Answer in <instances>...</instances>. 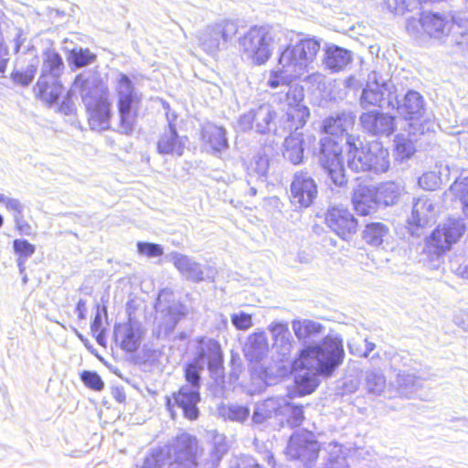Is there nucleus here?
I'll return each mask as SVG.
<instances>
[{
	"label": "nucleus",
	"instance_id": "nucleus-53",
	"mask_svg": "<svg viewBox=\"0 0 468 468\" xmlns=\"http://www.w3.org/2000/svg\"><path fill=\"white\" fill-rule=\"evenodd\" d=\"M76 312L78 318L83 320L86 318L87 314V302L83 299H80L76 305Z\"/></svg>",
	"mask_w": 468,
	"mask_h": 468
},
{
	"label": "nucleus",
	"instance_id": "nucleus-49",
	"mask_svg": "<svg viewBox=\"0 0 468 468\" xmlns=\"http://www.w3.org/2000/svg\"><path fill=\"white\" fill-rule=\"evenodd\" d=\"M15 228L16 230L20 235H32V228L30 224L23 218V215H15L14 216Z\"/></svg>",
	"mask_w": 468,
	"mask_h": 468
},
{
	"label": "nucleus",
	"instance_id": "nucleus-43",
	"mask_svg": "<svg viewBox=\"0 0 468 468\" xmlns=\"http://www.w3.org/2000/svg\"><path fill=\"white\" fill-rule=\"evenodd\" d=\"M137 250L140 254L148 258L159 257L164 253V250L161 245L143 241L137 243Z\"/></svg>",
	"mask_w": 468,
	"mask_h": 468
},
{
	"label": "nucleus",
	"instance_id": "nucleus-40",
	"mask_svg": "<svg viewBox=\"0 0 468 468\" xmlns=\"http://www.w3.org/2000/svg\"><path fill=\"white\" fill-rule=\"evenodd\" d=\"M44 66L49 73L58 72L63 66L61 56L55 50H46L44 52Z\"/></svg>",
	"mask_w": 468,
	"mask_h": 468
},
{
	"label": "nucleus",
	"instance_id": "nucleus-19",
	"mask_svg": "<svg viewBox=\"0 0 468 468\" xmlns=\"http://www.w3.org/2000/svg\"><path fill=\"white\" fill-rule=\"evenodd\" d=\"M399 115L406 121H420L425 112L424 101L422 96L413 90L408 91L402 103L398 106Z\"/></svg>",
	"mask_w": 468,
	"mask_h": 468
},
{
	"label": "nucleus",
	"instance_id": "nucleus-11",
	"mask_svg": "<svg viewBox=\"0 0 468 468\" xmlns=\"http://www.w3.org/2000/svg\"><path fill=\"white\" fill-rule=\"evenodd\" d=\"M320 163L335 184L344 181V155L341 144L332 137L320 142Z\"/></svg>",
	"mask_w": 468,
	"mask_h": 468
},
{
	"label": "nucleus",
	"instance_id": "nucleus-9",
	"mask_svg": "<svg viewBox=\"0 0 468 468\" xmlns=\"http://www.w3.org/2000/svg\"><path fill=\"white\" fill-rule=\"evenodd\" d=\"M201 399L200 392L197 388H190L184 385L177 390L165 397V408L172 420L177 417V410H182L183 416L190 421L199 417L197 404Z\"/></svg>",
	"mask_w": 468,
	"mask_h": 468
},
{
	"label": "nucleus",
	"instance_id": "nucleus-22",
	"mask_svg": "<svg viewBox=\"0 0 468 468\" xmlns=\"http://www.w3.org/2000/svg\"><path fill=\"white\" fill-rule=\"evenodd\" d=\"M352 61V54L348 49L336 45H329L324 50V64L333 72L345 69Z\"/></svg>",
	"mask_w": 468,
	"mask_h": 468
},
{
	"label": "nucleus",
	"instance_id": "nucleus-23",
	"mask_svg": "<svg viewBox=\"0 0 468 468\" xmlns=\"http://www.w3.org/2000/svg\"><path fill=\"white\" fill-rule=\"evenodd\" d=\"M305 420L304 406L292 401H281L279 423L281 426L297 428Z\"/></svg>",
	"mask_w": 468,
	"mask_h": 468
},
{
	"label": "nucleus",
	"instance_id": "nucleus-20",
	"mask_svg": "<svg viewBox=\"0 0 468 468\" xmlns=\"http://www.w3.org/2000/svg\"><path fill=\"white\" fill-rule=\"evenodd\" d=\"M156 149L161 154L176 156L183 154L185 144L178 136L175 124L169 123L168 127L161 133L156 143Z\"/></svg>",
	"mask_w": 468,
	"mask_h": 468
},
{
	"label": "nucleus",
	"instance_id": "nucleus-47",
	"mask_svg": "<svg viewBox=\"0 0 468 468\" xmlns=\"http://www.w3.org/2000/svg\"><path fill=\"white\" fill-rule=\"evenodd\" d=\"M384 5L389 12L395 15H403L409 8L407 0H384Z\"/></svg>",
	"mask_w": 468,
	"mask_h": 468
},
{
	"label": "nucleus",
	"instance_id": "nucleus-13",
	"mask_svg": "<svg viewBox=\"0 0 468 468\" xmlns=\"http://www.w3.org/2000/svg\"><path fill=\"white\" fill-rule=\"evenodd\" d=\"M326 226L342 239H349L358 229V221L347 207H330L324 216Z\"/></svg>",
	"mask_w": 468,
	"mask_h": 468
},
{
	"label": "nucleus",
	"instance_id": "nucleus-27",
	"mask_svg": "<svg viewBox=\"0 0 468 468\" xmlns=\"http://www.w3.org/2000/svg\"><path fill=\"white\" fill-rule=\"evenodd\" d=\"M388 227L382 222H371L365 226L362 238L367 244L372 247L380 246L388 234Z\"/></svg>",
	"mask_w": 468,
	"mask_h": 468
},
{
	"label": "nucleus",
	"instance_id": "nucleus-51",
	"mask_svg": "<svg viewBox=\"0 0 468 468\" xmlns=\"http://www.w3.org/2000/svg\"><path fill=\"white\" fill-rule=\"evenodd\" d=\"M213 362L208 364V368L211 369L213 367H217L222 362L221 350L218 344H216L212 350Z\"/></svg>",
	"mask_w": 468,
	"mask_h": 468
},
{
	"label": "nucleus",
	"instance_id": "nucleus-5",
	"mask_svg": "<svg viewBox=\"0 0 468 468\" xmlns=\"http://www.w3.org/2000/svg\"><path fill=\"white\" fill-rule=\"evenodd\" d=\"M465 231V226L460 218H448L439 224L425 239V253L431 258H440L446 254L457 243Z\"/></svg>",
	"mask_w": 468,
	"mask_h": 468
},
{
	"label": "nucleus",
	"instance_id": "nucleus-52",
	"mask_svg": "<svg viewBox=\"0 0 468 468\" xmlns=\"http://www.w3.org/2000/svg\"><path fill=\"white\" fill-rule=\"evenodd\" d=\"M454 273L465 280H468V261H463L454 269Z\"/></svg>",
	"mask_w": 468,
	"mask_h": 468
},
{
	"label": "nucleus",
	"instance_id": "nucleus-38",
	"mask_svg": "<svg viewBox=\"0 0 468 468\" xmlns=\"http://www.w3.org/2000/svg\"><path fill=\"white\" fill-rule=\"evenodd\" d=\"M384 100L383 92L378 88L367 87L363 90L360 103L362 107L378 106Z\"/></svg>",
	"mask_w": 468,
	"mask_h": 468
},
{
	"label": "nucleus",
	"instance_id": "nucleus-24",
	"mask_svg": "<svg viewBox=\"0 0 468 468\" xmlns=\"http://www.w3.org/2000/svg\"><path fill=\"white\" fill-rule=\"evenodd\" d=\"M355 124V118L346 113L327 117L323 125V131L328 135L341 136Z\"/></svg>",
	"mask_w": 468,
	"mask_h": 468
},
{
	"label": "nucleus",
	"instance_id": "nucleus-25",
	"mask_svg": "<svg viewBox=\"0 0 468 468\" xmlns=\"http://www.w3.org/2000/svg\"><path fill=\"white\" fill-rule=\"evenodd\" d=\"M201 136L204 143L213 151L219 152L228 147L226 131L221 126L208 124L202 130Z\"/></svg>",
	"mask_w": 468,
	"mask_h": 468
},
{
	"label": "nucleus",
	"instance_id": "nucleus-18",
	"mask_svg": "<svg viewBox=\"0 0 468 468\" xmlns=\"http://www.w3.org/2000/svg\"><path fill=\"white\" fill-rule=\"evenodd\" d=\"M143 331L131 322L117 324L114 328V339L125 352H136L141 344Z\"/></svg>",
	"mask_w": 468,
	"mask_h": 468
},
{
	"label": "nucleus",
	"instance_id": "nucleus-28",
	"mask_svg": "<svg viewBox=\"0 0 468 468\" xmlns=\"http://www.w3.org/2000/svg\"><path fill=\"white\" fill-rule=\"evenodd\" d=\"M284 154L293 165H299L303 157V133L290 134L284 141Z\"/></svg>",
	"mask_w": 468,
	"mask_h": 468
},
{
	"label": "nucleus",
	"instance_id": "nucleus-10",
	"mask_svg": "<svg viewBox=\"0 0 468 468\" xmlns=\"http://www.w3.org/2000/svg\"><path fill=\"white\" fill-rule=\"evenodd\" d=\"M320 452V444L314 434L308 430L294 431L289 438L285 453L291 460L300 461L303 465L315 462Z\"/></svg>",
	"mask_w": 468,
	"mask_h": 468
},
{
	"label": "nucleus",
	"instance_id": "nucleus-7",
	"mask_svg": "<svg viewBox=\"0 0 468 468\" xmlns=\"http://www.w3.org/2000/svg\"><path fill=\"white\" fill-rule=\"evenodd\" d=\"M454 26L453 21L446 16L432 12L422 11L419 18L411 17L407 22V30L434 41H441L448 37Z\"/></svg>",
	"mask_w": 468,
	"mask_h": 468
},
{
	"label": "nucleus",
	"instance_id": "nucleus-29",
	"mask_svg": "<svg viewBox=\"0 0 468 468\" xmlns=\"http://www.w3.org/2000/svg\"><path fill=\"white\" fill-rule=\"evenodd\" d=\"M377 200L379 206H392L399 201L400 192L399 186L393 182H385L375 186Z\"/></svg>",
	"mask_w": 468,
	"mask_h": 468
},
{
	"label": "nucleus",
	"instance_id": "nucleus-12",
	"mask_svg": "<svg viewBox=\"0 0 468 468\" xmlns=\"http://www.w3.org/2000/svg\"><path fill=\"white\" fill-rule=\"evenodd\" d=\"M287 107L283 122L289 130L302 129L310 118V110L304 104V93L302 86L294 87L286 93Z\"/></svg>",
	"mask_w": 468,
	"mask_h": 468
},
{
	"label": "nucleus",
	"instance_id": "nucleus-8",
	"mask_svg": "<svg viewBox=\"0 0 468 468\" xmlns=\"http://www.w3.org/2000/svg\"><path fill=\"white\" fill-rule=\"evenodd\" d=\"M271 43V32L258 26L250 27L239 40L243 53L256 65H263L270 59L272 54Z\"/></svg>",
	"mask_w": 468,
	"mask_h": 468
},
{
	"label": "nucleus",
	"instance_id": "nucleus-16",
	"mask_svg": "<svg viewBox=\"0 0 468 468\" xmlns=\"http://www.w3.org/2000/svg\"><path fill=\"white\" fill-rule=\"evenodd\" d=\"M362 128L373 135H390L395 131V118L391 115L369 111L359 117Z\"/></svg>",
	"mask_w": 468,
	"mask_h": 468
},
{
	"label": "nucleus",
	"instance_id": "nucleus-41",
	"mask_svg": "<svg viewBox=\"0 0 468 468\" xmlns=\"http://www.w3.org/2000/svg\"><path fill=\"white\" fill-rule=\"evenodd\" d=\"M37 68L36 65H30L25 70H15L11 75L12 80L19 85L27 86L33 80L37 73Z\"/></svg>",
	"mask_w": 468,
	"mask_h": 468
},
{
	"label": "nucleus",
	"instance_id": "nucleus-2",
	"mask_svg": "<svg viewBox=\"0 0 468 468\" xmlns=\"http://www.w3.org/2000/svg\"><path fill=\"white\" fill-rule=\"evenodd\" d=\"M73 85L78 90L87 113V122L93 131L110 128L112 118V104L109 89L102 80H91L79 74Z\"/></svg>",
	"mask_w": 468,
	"mask_h": 468
},
{
	"label": "nucleus",
	"instance_id": "nucleus-14",
	"mask_svg": "<svg viewBox=\"0 0 468 468\" xmlns=\"http://www.w3.org/2000/svg\"><path fill=\"white\" fill-rule=\"evenodd\" d=\"M318 189L314 179L307 172L293 175L290 185V201L299 208L310 207L317 197Z\"/></svg>",
	"mask_w": 468,
	"mask_h": 468
},
{
	"label": "nucleus",
	"instance_id": "nucleus-32",
	"mask_svg": "<svg viewBox=\"0 0 468 468\" xmlns=\"http://www.w3.org/2000/svg\"><path fill=\"white\" fill-rule=\"evenodd\" d=\"M238 33V25L230 20L221 21L216 24L211 31L210 37L216 40L221 38L224 42L232 39Z\"/></svg>",
	"mask_w": 468,
	"mask_h": 468
},
{
	"label": "nucleus",
	"instance_id": "nucleus-46",
	"mask_svg": "<svg viewBox=\"0 0 468 468\" xmlns=\"http://www.w3.org/2000/svg\"><path fill=\"white\" fill-rule=\"evenodd\" d=\"M231 323L238 330L245 331L252 326V317L246 313L234 314L231 315Z\"/></svg>",
	"mask_w": 468,
	"mask_h": 468
},
{
	"label": "nucleus",
	"instance_id": "nucleus-33",
	"mask_svg": "<svg viewBox=\"0 0 468 468\" xmlns=\"http://www.w3.org/2000/svg\"><path fill=\"white\" fill-rule=\"evenodd\" d=\"M204 353H200L195 361L186 364L185 368V379L191 384L190 388H200V376L199 372L202 369L201 361L204 358Z\"/></svg>",
	"mask_w": 468,
	"mask_h": 468
},
{
	"label": "nucleus",
	"instance_id": "nucleus-17",
	"mask_svg": "<svg viewBox=\"0 0 468 468\" xmlns=\"http://www.w3.org/2000/svg\"><path fill=\"white\" fill-rule=\"evenodd\" d=\"M351 202L353 208L360 217H367L374 213L378 207L375 186L359 184L354 189Z\"/></svg>",
	"mask_w": 468,
	"mask_h": 468
},
{
	"label": "nucleus",
	"instance_id": "nucleus-3",
	"mask_svg": "<svg viewBox=\"0 0 468 468\" xmlns=\"http://www.w3.org/2000/svg\"><path fill=\"white\" fill-rule=\"evenodd\" d=\"M353 136L347 139V165L355 172H387L389 167L388 152L378 144L362 145Z\"/></svg>",
	"mask_w": 468,
	"mask_h": 468
},
{
	"label": "nucleus",
	"instance_id": "nucleus-45",
	"mask_svg": "<svg viewBox=\"0 0 468 468\" xmlns=\"http://www.w3.org/2000/svg\"><path fill=\"white\" fill-rule=\"evenodd\" d=\"M164 452L161 448L152 451L144 460L141 468H162Z\"/></svg>",
	"mask_w": 468,
	"mask_h": 468
},
{
	"label": "nucleus",
	"instance_id": "nucleus-31",
	"mask_svg": "<svg viewBox=\"0 0 468 468\" xmlns=\"http://www.w3.org/2000/svg\"><path fill=\"white\" fill-rule=\"evenodd\" d=\"M292 330L299 340L305 341L319 335L323 330V326L311 320H303L293 322Z\"/></svg>",
	"mask_w": 468,
	"mask_h": 468
},
{
	"label": "nucleus",
	"instance_id": "nucleus-50",
	"mask_svg": "<svg viewBox=\"0 0 468 468\" xmlns=\"http://www.w3.org/2000/svg\"><path fill=\"white\" fill-rule=\"evenodd\" d=\"M396 151L402 157H410L413 154L415 148L410 140H401L396 144Z\"/></svg>",
	"mask_w": 468,
	"mask_h": 468
},
{
	"label": "nucleus",
	"instance_id": "nucleus-36",
	"mask_svg": "<svg viewBox=\"0 0 468 468\" xmlns=\"http://www.w3.org/2000/svg\"><path fill=\"white\" fill-rule=\"evenodd\" d=\"M13 250L17 256L18 265L22 266L35 253L36 246L25 239H16L13 240Z\"/></svg>",
	"mask_w": 468,
	"mask_h": 468
},
{
	"label": "nucleus",
	"instance_id": "nucleus-34",
	"mask_svg": "<svg viewBox=\"0 0 468 468\" xmlns=\"http://www.w3.org/2000/svg\"><path fill=\"white\" fill-rule=\"evenodd\" d=\"M106 318L107 312L105 307L100 310V307L98 306L97 312L90 324V331L91 335L100 345H103L105 342L106 329L104 326V321Z\"/></svg>",
	"mask_w": 468,
	"mask_h": 468
},
{
	"label": "nucleus",
	"instance_id": "nucleus-35",
	"mask_svg": "<svg viewBox=\"0 0 468 468\" xmlns=\"http://www.w3.org/2000/svg\"><path fill=\"white\" fill-rule=\"evenodd\" d=\"M450 191L453 198L462 203L463 210L468 212V176L456 178Z\"/></svg>",
	"mask_w": 468,
	"mask_h": 468
},
{
	"label": "nucleus",
	"instance_id": "nucleus-55",
	"mask_svg": "<svg viewBox=\"0 0 468 468\" xmlns=\"http://www.w3.org/2000/svg\"><path fill=\"white\" fill-rule=\"evenodd\" d=\"M230 468H263V467L260 466L258 463H256L252 461L245 460V461H241V462L238 463L236 465L232 466Z\"/></svg>",
	"mask_w": 468,
	"mask_h": 468
},
{
	"label": "nucleus",
	"instance_id": "nucleus-39",
	"mask_svg": "<svg viewBox=\"0 0 468 468\" xmlns=\"http://www.w3.org/2000/svg\"><path fill=\"white\" fill-rule=\"evenodd\" d=\"M287 69H288L282 68L281 69L271 70L267 85L273 90L281 86L290 85L292 80L290 76L285 73Z\"/></svg>",
	"mask_w": 468,
	"mask_h": 468
},
{
	"label": "nucleus",
	"instance_id": "nucleus-21",
	"mask_svg": "<svg viewBox=\"0 0 468 468\" xmlns=\"http://www.w3.org/2000/svg\"><path fill=\"white\" fill-rule=\"evenodd\" d=\"M42 74L34 87V92L37 99L43 101L48 106L56 103L63 92V85L60 81H48Z\"/></svg>",
	"mask_w": 468,
	"mask_h": 468
},
{
	"label": "nucleus",
	"instance_id": "nucleus-48",
	"mask_svg": "<svg viewBox=\"0 0 468 468\" xmlns=\"http://www.w3.org/2000/svg\"><path fill=\"white\" fill-rule=\"evenodd\" d=\"M0 203L4 204L5 208L15 215H22L23 204L16 198L5 197L0 194Z\"/></svg>",
	"mask_w": 468,
	"mask_h": 468
},
{
	"label": "nucleus",
	"instance_id": "nucleus-6",
	"mask_svg": "<svg viewBox=\"0 0 468 468\" xmlns=\"http://www.w3.org/2000/svg\"><path fill=\"white\" fill-rule=\"evenodd\" d=\"M117 110L119 113V125L123 133L132 132L137 107L141 102V94L138 93L132 80L126 74H121L116 84Z\"/></svg>",
	"mask_w": 468,
	"mask_h": 468
},
{
	"label": "nucleus",
	"instance_id": "nucleus-56",
	"mask_svg": "<svg viewBox=\"0 0 468 468\" xmlns=\"http://www.w3.org/2000/svg\"><path fill=\"white\" fill-rule=\"evenodd\" d=\"M250 338H252L254 342L259 343L260 345H267V337L263 332L254 333L250 335Z\"/></svg>",
	"mask_w": 468,
	"mask_h": 468
},
{
	"label": "nucleus",
	"instance_id": "nucleus-44",
	"mask_svg": "<svg viewBox=\"0 0 468 468\" xmlns=\"http://www.w3.org/2000/svg\"><path fill=\"white\" fill-rule=\"evenodd\" d=\"M249 415L250 410L247 407L239 405L228 407L225 412V416L228 419L240 422L247 420Z\"/></svg>",
	"mask_w": 468,
	"mask_h": 468
},
{
	"label": "nucleus",
	"instance_id": "nucleus-1",
	"mask_svg": "<svg viewBox=\"0 0 468 468\" xmlns=\"http://www.w3.org/2000/svg\"><path fill=\"white\" fill-rule=\"evenodd\" d=\"M345 349L340 339L326 336L320 345L303 347L294 361V367L306 370L312 374L299 376L295 378L296 389L288 393L291 399L310 395L319 386L317 376L328 378L343 364Z\"/></svg>",
	"mask_w": 468,
	"mask_h": 468
},
{
	"label": "nucleus",
	"instance_id": "nucleus-30",
	"mask_svg": "<svg viewBox=\"0 0 468 468\" xmlns=\"http://www.w3.org/2000/svg\"><path fill=\"white\" fill-rule=\"evenodd\" d=\"M173 263L181 273L188 275V277L194 282H200L203 280V271L199 265L193 262L188 257L185 255H176L173 259Z\"/></svg>",
	"mask_w": 468,
	"mask_h": 468
},
{
	"label": "nucleus",
	"instance_id": "nucleus-4",
	"mask_svg": "<svg viewBox=\"0 0 468 468\" xmlns=\"http://www.w3.org/2000/svg\"><path fill=\"white\" fill-rule=\"evenodd\" d=\"M320 48V42L314 37H303L296 44L287 45L281 50L278 64L294 72L305 71L315 60Z\"/></svg>",
	"mask_w": 468,
	"mask_h": 468
},
{
	"label": "nucleus",
	"instance_id": "nucleus-15",
	"mask_svg": "<svg viewBox=\"0 0 468 468\" xmlns=\"http://www.w3.org/2000/svg\"><path fill=\"white\" fill-rule=\"evenodd\" d=\"M175 459L171 463L172 468H197L199 453L198 441L196 437L182 433L175 438Z\"/></svg>",
	"mask_w": 468,
	"mask_h": 468
},
{
	"label": "nucleus",
	"instance_id": "nucleus-54",
	"mask_svg": "<svg viewBox=\"0 0 468 468\" xmlns=\"http://www.w3.org/2000/svg\"><path fill=\"white\" fill-rule=\"evenodd\" d=\"M112 394L115 401L122 404L126 402V394L122 388H114Z\"/></svg>",
	"mask_w": 468,
	"mask_h": 468
},
{
	"label": "nucleus",
	"instance_id": "nucleus-26",
	"mask_svg": "<svg viewBox=\"0 0 468 468\" xmlns=\"http://www.w3.org/2000/svg\"><path fill=\"white\" fill-rule=\"evenodd\" d=\"M280 410L281 400L269 398L257 403L252 420L255 423H263L270 419L280 418Z\"/></svg>",
	"mask_w": 468,
	"mask_h": 468
},
{
	"label": "nucleus",
	"instance_id": "nucleus-37",
	"mask_svg": "<svg viewBox=\"0 0 468 468\" xmlns=\"http://www.w3.org/2000/svg\"><path fill=\"white\" fill-rule=\"evenodd\" d=\"M96 59V56L88 48L72 49L69 55V62L77 68H82Z\"/></svg>",
	"mask_w": 468,
	"mask_h": 468
},
{
	"label": "nucleus",
	"instance_id": "nucleus-42",
	"mask_svg": "<svg viewBox=\"0 0 468 468\" xmlns=\"http://www.w3.org/2000/svg\"><path fill=\"white\" fill-rule=\"evenodd\" d=\"M80 378L89 388L101 391L104 388V383L101 377L93 371H83L80 374Z\"/></svg>",
	"mask_w": 468,
	"mask_h": 468
}]
</instances>
